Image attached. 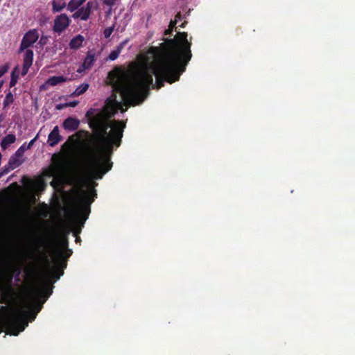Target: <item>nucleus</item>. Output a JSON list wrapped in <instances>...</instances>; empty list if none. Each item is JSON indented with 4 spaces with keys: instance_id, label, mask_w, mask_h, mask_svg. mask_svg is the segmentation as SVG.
Masks as SVG:
<instances>
[{
    "instance_id": "f257e3e1",
    "label": "nucleus",
    "mask_w": 355,
    "mask_h": 355,
    "mask_svg": "<svg viewBox=\"0 0 355 355\" xmlns=\"http://www.w3.org/2000/svg\"><path fill=\"white\" fill-rule=\"evenodd\" d=\"M167 49L152 48L132 74L117 77L112 87L113 94L105 101L102 109L92 108L86 113L89 127L94 132V144L85 153L84 169L89 181L101 180L111 170L110 157L121 145L125 123L110 119L122 105L141 103L148 95L150 86L159 89L164 81L173 83L179 80L191 58V43L187 38L168 39Z\"/></svg>"
},
{
    "instance_id": "f03ea898",
    "label": "nucleus",
    "mask_w": 355,
    "mask_h": 355,
    "mask_svg": "<svg viewBox=\"0 0 355 355\" xmlns=\"http://www.w3.org/2000/svg\"><path fill=\"white\" fill-rule=\"evenodd\" d=\"M48 282L49 277L47 275H44L41 279L40 286L29 291L27 302L8 318L6 321L8 334L17 336L19 332L23 331L28 326V316L29 322L35 319L37 314L42 309V304L52 293V288L48 291L46 296L43 293V289L46 288Z\"/></svg>"
},
{
    "instance_id": "7ed1b4c3",
    "label": "nucleus",
    "mask_w": 355,
    "mask_h": 355,
    "mask_svg": "<svg viewBox=\"0 0 355 355\" xmlns=\"http://www.w3.org/2000/svg\"><path fill=\"white\" fill-rule=\"evenodd\" d=\"M96 195L95 190H81L78 196V209L76 216L73 220V226L75 227L73 235L76 236V242L80 240L78 234L80 233L81 229L89 216L90 205L94 201Z\"/></svg>"
},
{
    "instance_id": "20e7f679",
    "label": "nucleus",
    "mask_w": 355,
    "mask_h": 355,
    "mask_svg": "<svg viewBox=\"0 0 355 355\" xmlns=\"http://www.w3.org/2000/svg\"><path fill=\"white\" fill-rule=\"evenodd\" d=\"M73 231L74 230H73L72 227H66L64 229V236L60 244L56 246L53 250L54 257L58 261L61 262V266L62 268H65L67 267V263L65 261H62L63 259L69 258L72 254L71 250L68 248L69 243L67 237L71 232H73Z\"/></svg>"
},
{
    "instance_id": "39448f33",
    "label": "nucleus",
    "mask_w": 355,
    "mask_h": 355,
    "mask_svg": "<svg viewBox=\"0 0 355 355\" xmlns=\"http://www.w3.org/2000/svg\"><path fill=\"white\" fill-rule=\"evenodd\" d=\"M39 35L36 30H31L27 32L21 42L19 53L24 51L25 49L33 45L38 40Z\"/></svg>"
},
{
    "instance_id": "423d86ee",
    "label": "nucleus",
    "mask_w": 355,
    "mask_h": 355,
    "mask_svg": "<svg viewBox=\"0 0 355 355\" xmlns=\"http://www.w3.org/2000/svg\"><path fill=\"white\" fill-rule=\"evenodd\" d=\"M94 6V2L88 1L85 6L81 7L77 10L72 15V17L75 19L80 18L81 20L86 21L89 18Z\"/></svg>"
},
{
    "instance_id": "0eeeda50",
    "label": "nucleus",
    "mask_w": 355,
    "mask_h": 355,
    "mask_svg": "<svg viewBox=\"0 0 355 355\" xmlns=\"http://www.w3.org/2000/svg\"><path fill=\"white\" fill-rule=\"evenodd\" d=\"M70 24V19L66 14H61L54 20L53 31L60 33L64 31Z\"/></svg>"
},
{
    "instance_id": "6e6552de",
    "label": "nucleus",
    "mask_w": 355,
    "mask_h": 355,
    "mask_svg": "<svg viewBox=\"0 0 355 355\" xmlns=\"http://www.w3.org/2000/svg\"><path fill=\"white\" fill-rule=\"evenodd\" d=\"M24 55L23 68L21 71V75L25 76L29 68L31 67L33 60V51L31 49H25Z\"/></svg>"
},
{
    "instance_id": "1a4fd4ad",
    "label": "nucleus",
    "mask_w": 355,
    "mask_h": 355,
    "mask_svg": "<svg viewBox=\"0 0 355 355\" xmlns=\"http://www.w3.org/2000/svg\"><path fill=\"white\" fill-rule=\"evenodd\" d=\"M80 125V121L74 117L69 116L62 123V127L69 132L77 130Z\"/></svg>"
},
{
    "instance_id": "9d476101",
    "label": "nucleus",
    "mask_w": 355,
    "mask_h": 355,
    "mask_svg": "<svg viewBox=\"0 0 355 355\" xmlns=\"http://www.w3.org/2000/svg\"><path fill=\"white\" fill-rule=\"evenodd\" d=\"M62 140V137L60 135V130L58 126H55L52 131L48 136L47 143L53 147L58 144Z\"/></svg>"
},
{
    "instance_id": "9b49d317",
    "label": "nucleus",
    "mask_w": 355,
    "mask_h": 355,
    "mask_svg": "<svg viewBox=\"0 0 355 355\" xmlns=\"http://www.w3.org/2000/svg\"><path fill=\"white\" fill-rule=\"evenodd\" d=\"M24 162V157L17 151L10 157L8 161L10 168H16Z\"/></svg>"
},
{
    "instance_id": "f8f14e48",
    "label": "nucleus",
    "mask_w": 355,
    "mask_h": 355,
    "mask_svg": "<svg viewBox=\"0 0 355 355\" xmlns=\"http://www.w3.org/2000/svg\"><path fill=\"white\" fill-rule=\"evenodd\" d=\"M95 62V56L94 54L88 53L87 56L85 57L83 63L81 67L78 70V72H82L83 70L89 69L94 64Z\"/></svg>"
},
{
    "instance_id": "ddd939ff",
    "label": "nucleus",
    "mask_w": 355,
    "mask_h": 355,
    "mask_svg": "<svg viewBox=\"0 0 355 355\" xmlns=\"http://www.w3.org/2000/svg\"><path fill=\"white\" fill-rule=\"evenodd\" d=\"M128 42V40L126 39L121 42L119 45H117L116 48L110 52V55H108L107 60L112 61L115 60L119 57L122 49L125 47Z\"/></svg>"
},
{
    "instance_id": "4468645a",
    "label": "nucleus",
    "mask_w": 355,
    "mask_h": 355,
    "mask_svg": "<svg viewBox=\"0 0 355 355\" xmlns=\"http://www.w3.org/2000/svg\"><path fill=\"white\" fill-rule=\"evenodd\" d=\"M85 40V38L81 35H78L76 37H73L69 44L70 49L76 50L80 48L83 45V43Z\"/></svg>"
},
{
    "instance_id": "2eb2a0df",
    "label": "nucleus",
    "mask_w": 355,
    "mask_h": 355,
    "mask_svg": "<svg viewBox=\"0 0 355 355\" xmlns=\"http://www.w3.org/2000/svg\"><path fill=\"white\" fill-rule=\"evenodd\" d=\"M16 137L15 135L8 134L4 137L1 142V147L3 150H6L10 145L15 143Z\"/></svg>"
},
{
    "instance_id": "dca6fc26",
    "label": "nucleus",
    "mask_w": 355,
    "mask_h": 355,
    "mask_svg": "<svg viewBox=\"0 0 355 355\" xmlns=\"http://www.w3.org/2000/svg\"><path fill=\"white\" fill-rule=\"evenodd\" d=\"M67 81V78L63 76H52L47 79L46 83L51 86H55L57 85L63 83Z\"/></svg>"
},
{
    "instance_id": "f3484780",
    "label": "nucleus",
    "mask_w": 355,
    "mask_h": 355,
    "mask_svg": "<svg viewBox=\"0 0 355 355\" xmlns=\"http://www.w3.org/2000/svg\"><path fill=\"white\" fill-rule=\"evenodd\" d=\"M85 0H71L67 4V10L70 12H73L78 9Z\"/></svg>"
},
{
    "instance_id": "a211bd4d",
    "label": "nucleus",
    "mask_w": 355,
    "mask_h": 355,
    "mask_svg": "<svg viewBox=\"0 0 355 355\" xmlns=\"http://www.w3.org/2000/svg\"><path fill=\"white\" fill-rule=\"evenodd\" d=\"M181 19H182V15H181L180 12H178L175 15V20L171 21V23L169 24V28L164 31V35H171L172 31H173V28L175 27V26L178 23V20H181Z\"/></svg>"
},
{
    "instance_id": "6ab92c4d",
    "label": "nucleus",
    "mask_w": 355,
    "mask_h": 355,
    "mask_svg": "<svg viewBox=\"0 0 355 355\" xmlns=\"http://www.w3.org/2000/svg\"><path fill=\"white\" fill-rule=\"evenodd\" d=\"M59 171H62L65 174H73L76 173L74 166L71 163H66L62 168H59Z\"/></svg>"
},
{
    "instance_id": "aec40b11",
    "label": "nucleus",
    "mask_w": 355,
    "mask_h": 355,
    "mask_svg": "<svg viewBox=\"0 0 355 355\" xmlns=\"http://www.w3.org/2000/svg\"><path fill=\"white\" fill-rule=\"evenodd\" d=\"M52 6L54 12H60L64 8L66 7L67 4L64 1L54 0L52 2Z\"/></svg>"
},
{
    "instance_id": "412c9836",
    "label": "nucleus",
    "mask_w": 355,
    "mask_h": 355,
    "mask_svg": "<svg viewBox=\"0 0 355 355\" xmlns=\"http://www.w3.org/2000/svg\"><path fill=\"white\" fill-rule=\"evenodd\" d=\"M89 88V84L88 83H83L80 86H78L73 94L76 96H80L83 94H84Z\"/></svg>"
},
{
    "instance_id": "4be33fe9",
    "label": "nucleus",
    "mask_w": 355,
    "mask_h": 355,
    "mask_svg": "<svg viewBox=\"0 0 355 355\" xmlns=\"http://www.w3.org/2000/svg\"><path fill=\"white\" fill-rule=\"evenodd\" d=\"M13 101H14L13 95H12V92L10 91H9L6 94V97L3 100V109H5L6 107H8L11 103H12Z\"/></svg>"
},
{
    "instance_id": "5701e85b",
    "label": "nucleus",
    "mask_w": 355,
    "mask_h": 355,
    "mask_svg": "<svg viewBox=\"0 0 355 355\" xmlns=\"http://www.w3.org/2000/svg\"><path fill=\"white\" fill-rule=\"evenodd\" d=\"M17 79H18V76L16 75L15 71H13L11 73V79L10 81V87H12L16 85V83H17Z\"/></svg>"
},
{
    "instance_id": "b1692460",
    "label": "nucleus",
    "mask_w": 355,
    "mask_h": 355,
    "mask_svg": "<svg viewBox=\"0 0 355 355\" xmlns=\"http://www.w3.org/2000/svg\"><path fill=\"white\" fill-rule=\"evenodd\" d=\"M14 168H10L9 164L8 163L7 166H3L0 171V178L4 175L7 174L10 172V170H13Z\"/></svg>"
},
{
    "instance_id": "393cba45",
    "label": "nucleus",
    "mask_w": 355,
    "mask_h": 355,
    "mask_svg": "<svg viewBox=\"0 0 355 355\" xmlns=\"http://www.w3.org/2000/svg\"><path fill=\"white\" fill-rule=\"evenodd\" d=\"M28 149L30 148H27V144L24 143L16 151L24 157L25 151Z\"/></svg>"
},
{
    "instance_id": "a878e982",
    "label": "nucleus",
    "mask_w": 355,
    "mask_h": 355,
    "mask_svg": "<svg viewBox=\"0 0 355 355\" xmlns=\"http://www.w3.org/2000/svg\"><path fill=\"white\" fill-rule=\"evenodd\" d=\"M114 26H110L105 29L103 34L105 38H108L112 33Z\"/></svg>"
},
{
    "instance_id": "bb28decb",
    "label": "nucleus",
    "mask_w": 355,
    "mask_h": 355,
    "mask_svg": "<svg viewBox=\"0 0 355 355\" xmlns=\"http://www.w3.org/2000/svg\"><path fill=\"white\" fill-rule=\"evenodd\" d=\"M104 4L110 8L117 3L118 0H101Z\"/></svg>"
},
{
    "instance_id": "cd10ccee",
    "label": "nucleus",
    "mask_w": 355,
    "mask_h": 355,
    "mask_svg": "<svg viewBox=\"0 0 355 355\" xmlns=\"http://www.w3.org/2000/svg\"><path fill=\"white\" fill-rule=\"evenodd\" d=\"M38 137H39V134H37L36 136L33 139H31L29 141V143L27 144V148H31L32 146L34 145L35 142L38 139Z\"/></svg>"
},
{
    "instance_id": "c85d7f7f",
    "label": "nucleus",
    "mask_w": 355,
    "mask_h": 355,
    "mask_svg": "<svg viewBox=\"0 0 355 355\" xmlns=\"http://www.w3.org/2000/svg\"><path fill=\"white\" fill-rule=\"evenodd\" d=\"M8 71V67L4 66L0 69V78L3 76Z\"/></svg>"
},
{
    "instance_id": "c756f323",
    "label": "nucleus",
    "mask_w": 355,
    "mask_h": 355,
    "mask_svg": "<svg viewBox=\"0 0 355 355\" xmlns=\"http://www.w3.org/2000/svg\"><path fill=\"white\" fill-rule=\"evenodd\" d=\"M78 105V101H73V102H71V103H66L64 104V106L65 107H75Z\"/></svg>"
},
{
    "instance_id": "7c9ffc66",
    "label": "nucleus",
    "mask_w": 355,
    "mask_h": 355,
    "mask_svg": "<svg viewBox=\"0 0 355 355\" xmlns=\"http://www.w3.org/2000/svg\"><path fill=\"white\" fill-rule=\"evenodd\" d=\"M63 273H64V272H63V271H61V272H60V274H58V275H55V281H57V280H58V279H60V276H62V275H63Z\"/></svg>"
},
{
    "instance_id": "2f4dec72",
    "label": "nucleus",
    "mask_w": 355,
    "mask_h": 355,
    "mask_svg": "<svg viewBox=\"0 0 355 355\" xmlns=\"http://www.w3.org/2000/svg\"><path fill=\"white\" fill-rule=\"evenodd\" d=\"M63 107H65V106H64V105H60H60H58L56 106V107H57V109H58V110H60V109H62Z\"/></svg>"
},
{
    "instance_id": "473e14b6",
    "label": "nucleus",
    "mask_w": 355,
    "mask_h": 355,
    "mask_svg": "<svg viewBox=\"0 0 355 355\" xmlns=\"http://www.w3.org/2000/svg\"><path fill=\"white\" fill-rule=\"evenodd\" d=\"M3 119H4L3 115V114H1V115H0V121H1L2 120H3Z\"/></svg>"
},
{
    "instance_id": "72a5a7b5",
    "label": "nucleus",
    "mask_w": 355,
    "mask_h": 355,
    "mask_svg": "<svg viewBox=\"0 0 355 355\" xmlns=\"http://www.w3.org/2000/svg\"><path fill=\"white\" fill-rule=\"evenodd\" d=\"M186 23H187L186 21L183 22V23L180 25V26H181L182 28H184V26H185V24H186Z\"/></svg>"
},
{
    "instance_id": "f704fd0d",
    "label": "nucleus",
    "mask_w": 355,
    "mask_h": 355,
    "mask_svg": "<svg viewBox=\"0 0 355 355\" xmlns=\"http://www.w3.org/2000/svg\"><path fill=\"white\" fill-rule=\"evenodd\" d=\"M51 184L53 187H55V182H54V181H52V182H51Z\"/></svg>"
},
{
    "instance_id": "c9c22d12",
    "label": "nucleus",
    "mask_w": 355,
    "mask_h": 355,
    "mask_svg": "<svg viewBox=\"0 0 355 355\" xmlns=\"http://www.w3.org/2000/svg\"><path fill=\"white\" fill-rule=\"evenodd\" d=\"M92 184H93V186H96L97 185V184L95 183V182L92 183Z\"/></svg>"
}]
</instances>
